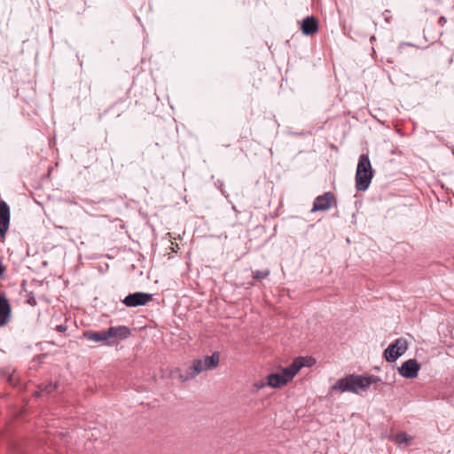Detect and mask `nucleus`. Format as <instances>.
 <instances>
[{"label": "nucleus", "mask_w": 454, "mask_h": 454, "mask_svg": "<svg viewBox=\"0 0 454 454\" xmlns=\"http://www.w3.org/2000/svg\"><path fill=\"white\" fill-rule=\"evenodd\" d=\"M365 380L367 381V389L370 387V386L373 383H378L381 381L380 378L375 375H364Z\"/></svg>", "instance_id": "obj_18"}, {"label": "nucleus", "mask_w": 454, "mask_h": 454, "mask_svg": "<svg viewBox=\"0 0 454 454\" xmlns=\"http://www.w3.org/2000/svg\"><path fill=\"white\" fill-rule=\"evenodd\" d=\"M200 373V369L197 368L196 364L192 361V364L187 368L185 372L179 375V379L182 382H185L196 378Z\"/></svg>", "instance_id": "obj_15"}, {"label": "nucleus", "mask_w": 454, "mask_h": 454, "mask_svg": "<svg viewBox=\"0 0 454 454\" xmlns=\"http://www.w3.org/2000/svg\"><path fill=\"white\" fill-rule=\"evenodd\" d=\"M219 361L220 356L217 352L213 353L211 356H206L202 358L193 360L197 368L200 369V373L205 371L215 369L219 364Z\"/></svg>", "instance_id": "obj_7"}, {"label": "nucleus", "mask_w": 454, "mask_h": 454, "mask_svg": "<svg viewBox=\"0 0 454 454\" xmlns=\"http://www.w3.org/2000/svg\"><path fill=\"white\" fill-rule=\"evenodd\" d=\"M446 21H447V20H446V19H445L444 17H441V18H440V20H439V23H440L441 25L445 24V23H446Z\"/></svg>", "instance_id": "obj_22"}, {"label": "nucleus", "mask_w": 454, "mask_h": 454, "mask_svg": "<svg viewBox=\"0 0 454 454\" xmlns=\"http://www.w3.org/2000/svg\"><path fill=\"white\" fill-rule=\"evenodd\" d=\"M411 440V437L406 433H401L395 435V441L398 444L408 443Z\"/></svg>", "instance_id": "obj_16"}, {"label": "nucleus", "mask_w": 454, "mask_h": 454, "mask_svg": "<svg viewBox=\"0 0 454 454\" xmlns=\"http://www.w3.org/2000/svg\"><path fill=\"white\" fill-rule=\"evenodd\" d=\"M85 339L94 342H105L108 340L106 330L100 332L88 331L83 333Z\"/></svg>", "instance_id": "obj_14"}, {"label": "nucleus", "mask_w": 454, "mask_h": 454, "mask_svg": "<svg viewBox=\"0 0 454 454\" xmlns=\"http://www.w3.org/2000/svg\"><path fill=\"white\" fill-rule=\"evenodd\" d=\"M152 299L153 294H151L137 292L127 295L123 299L122 302L127 307H137L147 304L149 301H152Z\"/></svg>", "instance_id": "obj_6"}, {"label": "nucleus", "mask_w": 454, "mask_h": 454, "mask_svg": "<svg viewBox=\"0 0 454 454\" xmlns=\"http://www.w3.org/2000/svg\"><path fill=\"white\" fill-rule=\"evenodd\" d=\"M270 270H255L253 272V278L256 280L264 279L269 277Z\"/></svg>", "instance_id": "obj_17"}, {"label": "nucleus", "mask_w": 454, "mask_h": 454, "mask_svg": "<svg viewBox=\"0 0 454 454\" xmlns=\"http://www.w3.org/2000/svg\"><path fill=\"white\" fill-rule=\"evenodd\" d=\"M108 340L110 338H115L124 340L130 334V330L125 325L112 326L106 330Z\"/></svg>", "instance_id": "obj_13"}, {"label": "nucleus", "mask_w": 454, "mask_h": 454, "mask_svg": "<svg viewBox=\"0 0 454 454\" xmlns=\"http://www.w3.org/2000/svg\"><path fill=\"white\" fill-rule=\"evenodd\" d=\"M265 387H268V384H265V380L256 381L253 385L254 389L256 391H259Z\"/></svg>", "instance_id": "obj_19"}, {"label": "nucleus", "mask_w": 454, "mask_h": 454, "mask_svg": "<svg viewBox=\"0 0 454 454\" xmlns=\"http://www.w3.org/2000/svg\"><path fill=\"white\" fill-rule=\"evenodd\" d=\"M4 271V267H3V265L0 263V277H1V276H3Z\"/></svg>", "instance_id": "obj_23"}, {"label": "nucleus", "mask_w": 454, "mask_h": 454, "mask_svg": "<svg viewBox=\"0 0 454 454\" xmlns=\"http://www.w3.org/2000/svg\"><path fill=\"white\" fill-rule=\"evenodd\" d=\"M55 388H56V386H55V385L49 384L48 386H46V387H44V389H43V390H44L47 394H49V393H51V392L53 389H55Z\"/></svg>", "instance_id": "obj_20"}, {"label": "nucleus", "mask_w": 454, "mask_h": 454, "mask_svg": "<svg viewBox=\"0 0 454 454\" xmlns=\"http://www.w3.org/2000/svg\"><path fill=\"white\" fill-rule=\"evenodd\" d=\"M11 316V305L5 294H0V327L5 325Z\"/></svg>", "instance_id": "obj_11"}, {"label": "nucleus", "mask_w": 454, "mask_h": 454, "mask_svg": "<svg viewBox=\"0 0 454 454\" xmlns=\"http://www.w3.org/2000/svg\"><path fill=\"white\" fill-rule=\"evenodd\" d=\"M366 385L367 381L364 375L349 374L339 379L331 387V389L339 393L350 392L356 395H362L368 390Z\"/></svg>", "instance_id": "obj_1"}, {"label": "nucleus", "mask_w": 454, "mask_h": 454, "mask_svg": "<svg viewBox=\"0 0 454 454\" xmlns=\"http://www.w3.org/2000/svg\"><path fill=\"white\" fill-rule=\"evenodd\" d=\"M316 364V359L312 356H299L295 358L290 367L296 375L302 367H311Z\"/></svg>", "instance_id": "obj_12"}, {"label": "nucleus", "mask_w": 454, "mask_h": 454, "mask_svg": "<svg viewBox=\"0 0 454 454\" xmlns=\"http://www.w3.org/2000/svg\"><path fill=\"white\" fill-rule=\"evenodd\" d=\"M419 370L420 364L413 358L403 362L401 366L397 368L398 373L405 379L417 378Z\"/></svg>", "instance_id": "obj_5"}, {"label": "nucleus", "mask_w": 454, "mask_h": 454, "mask_svg": "<svg viewBox=\"0 0 454 454\" xmlns=\"http://www.w3.org/2000/svg\"><path fill=\"white\" fill-rule=\"evenodd\" d=\"M294 377V372L290 365H288L287 367L280 368L278 372L266 376L265 384H268V387L272 388H280L292 381Z\"/></svg>", "instance_id": "obj_3"}, {"label": "nucleus", "mask_w": 454, "mask_h": 454, "mask_svg": "<svg viewBox=\"0 0 454 454\" xmlns=\"http://www.w3.org/2000/svg\"><path fill=\"white\" fill-rule=\"evenodd\" d=\"M333 201V194L331 192H325L323 195L316 198L311 212L326 211L332 207Z\"/></svg>", "instance_id": "obj_8"}, {"label": "nucleus", "mask_w": 454, "mask_h": 454, "mask_svg": "<svg viewBox=\"0 0 454 454\" xmlns=\"http://www.w3.org/2000/svg\"><path fill=\"white\" fill-rule=\"evenodd\" d=\"M26 283H27V281H26V280H23V281H22V284H21L22 287H24V286H25Z\"/></svg>", "instance_id": "obj_24"}, {"label": "nucleus", "mask_w": 454, "mask_h": 454, "mask_svg": "<svg viewBox=\"0 0 454 454\" xmlns=\"http://www.w3.org/2000/svg\"><path fill=\"white\" fill-rule=\"evenodd\" d=\"M56 330L59 333H64L67 331V326L65 325H59L56 326Z\"/></svg>", "instance_id": "obj_21"}, {"label": "nucleus", "mask_w": 454, "mask_h": 454, "mask_svg": "<svg viewBox=\"0 0 454 454\" xmlns=\"http://www.w3.org/2000/svg\"><path fill=\"white\" fill-rule=\"evenodd\" d=\"M408 349V342L404 338H398L384 350V357L389 363L395 362Z\"/></svg>", "instance_id": "obj_4"}, {"label": "nucleus", "mask_w": 454, "mask_h": 454, "mask_svg": "<svg viewBox=\"0 0 454 454\" xmlns=\"http://www.w3.org/2000/svg\"><path fill=\"white\" fill-rule=\"evenodd\" d=\"M373 176L371 161L367 154L359 157L356 172V188L357 191L364 192L368 189Z\"/></svg>", "instance_id": "obj_2"}, {"label": "nucleus", "mask_w": 454, "mask_h": 454, "mask_svg": "<svg viewBox=\"0 0 454 454\" xmlns=\"http://www.w3.org/2000/svg\"><path fill=\"white\" fill-rule=\"evenodd\" d=\"M10 224V207L4 200H0V236L4 237Z\"/></svg>", "instance_id": "obj_9"}, {"label": "nucleus", "mask_w": 454, "mask_h": 454, "mask_svg": "<svg viewBox=\"0 0 454 454\" xmlns=\"http://www.w3.org/2000/svg\"><path fill=\"white\" fill-rule=\"evenodd\" d=\"M301 29L303 35H310L318 31V22L313 16L304 18L301 22Z\"/></svg>", "instance_id": "obj_10"}]
</instances>
